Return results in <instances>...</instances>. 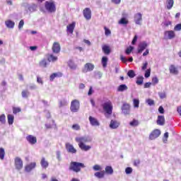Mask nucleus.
Masks as SVG:
<instances>
[{
  "label": "nucleus",
  "instance_id": "1",
  "mask_svg": "<svg viewBox=\"0 0 181 181\" xmlns=\"http://www.w3.org/2000/svg\"><path fill=\"white\" fill-rule=\"evenodd\" d=\"M75 141L78 143V146L82 151H90L91 146H86V142H88V139L87 137H76Z\"/></svg>",
  "mask_w": 181,
  "mask_h": 181
},
{
  "label": "nucleus",
  "instance_id": "2",
  "mask_svg": "<svg viewBox=\"0 0 181 181\" xmlns=\"http://www.w3.org/2000/svg\"><path fill=\"white\" fill-rule=\"evenodd\" d=\"M83 168H86L84 163H77V162H71L69 166V170H73V172H76L78 173Z\"/></svg>",
  "mask_w": 181,
  "mask_h": 181
},
{
  "label": "nucleus",
  "instance_id": "3",
  "mask_svg": "<svg viewBox=\"0 0 181 181\" xmlns=\"http://www.w3.org/2000/svg\"><path fill=\"white\" fill-rule=\"evenodd\" d=\"M45 7L51 13L56 12V4H54V1H45Z\"/></svg>",
  "mask_w": 181,
  "mask_h": 181
},
{
  "label": "nucleus",
  "instance_id": "4",
  "mask_svg": "<svg viewBox=\"0 0 181 181\" xmlns=\"http://www.w3.org/2000/svg\"><path fill=\"white\" fill-rule=\"evenodd\" d=\"M102 107L108 115H111V114H112V103L110 100L105 102Z\"/></svg>",
  "mask_w": 181,
  "mask_h": 181
},
{
  "label": "nucleus",
  "instance_id": "5",
  "mask_svg": "<svg viewBox=\"0 0 181 181\" xmlns=\"http://www.w3.org/2000/svg\"><path fill=\"white\" fill-rule=\"evenodd\" d=\"M70 110L71 112H77L80 110V102L78 100H72Z\"/></svg>",
  "mask_w": 181,
  "mask_h": 181
},
{
  "label": "nucleus",
  "instance_id": "6",
  "mask_svg": "<svg viewBox=\"0 0 181 181\" xmlns=\"http://www.w3.org/2000/svg\"><path fill=\"white\" fill-rule=\"evenodd\" d=\"M160 136V130L156 129H154L149 135V139L151 141H153V139H156L158 136Z\"/></svg>",
  "mask_w": 181,
  "mask_h": 181
},
{
  "label": "nucleus",
  "instance_id": "7",
  "mask_svg": "<svg viewBox=\"0 0 181 181\" xmlns=\"http://www.w3.org/2000/svg\"><path fill=\"white\" fill-rule=\"evenodd\" d=\"M52 50L53 53H55L56 54H59V53H60V50H62V47H60V43L57 42H54L52 45Z\"/></svg>",
  "mask_w": 181,
  "mask_h": 181
},
{
  "label": "nucleus",
  "instance_id": "8",
  "mask_svg": "<svg viewBox=\"0 0 181 181\" xmlns=\"http://www.w3.org/2000/svg\"><path fill=\"white\" fill-rule=\"evenodd\" d=\"M15 166L16 169H18V170H21L22 168H23V161H22V159L19 157H16L15 158Z\"/></svg>",
  "mask_w": 181,
  "mask_h": 181
},
{
  "label": "nucleus",
  "instance_id": "9",
  "mask_svg": "<svg viewBox=\"0 0 181 181\" xmlns=\"http://www.w3.org/2000/svg\"><path fill=\"white\" fill-rule=\"evenodd\" d=\"M83 15L86 21L91 19V9L90 8H86L83 11Z\"/></svg>",
  "mask_w": 181,
  "mask_h": 181
},
{
  "label": "nucleus",
  "instance_id": "10",
  "mask_svg": "<svg viewBox=\"0 0 181 181\" xmlns=\"http://www.w3.org/2000/svg\"><path fill=\"white\" fill-rule=\"evenodd\" d=\"M76 28V22H72L66 26V32L69 35H73L74 29Z\"/></svg>",
  "mask_w": 181,
  "mask_h": 181
},
{
  "label": "nucleus",
  "instance_id": "11",
  "mask_svg": "<svg viewBox=\"0 0 181 181\" xmlns=\"http://www.w3.org/2000/svg\"><path fill=\"white\" fill-rule=\"evenodd\" d=\"M164 35H165V37H166V39H169L170 40L172 39H175L176 34L173 30H168V31H165Z\"/></svg>",
  "mask_w": 181,
  "mask_h": 181
},
{
  "label": "nucleus",
  "instance_id": "12",
  "mask_svg": "<svg viewBox=\"0 0 181 181\" xmlns=\"http://www.w3.org/2000/svg\"><path fill=\"white\" fill-rule=\"evenodd\" d=\"M65 148H66L67 152H69V153H77V150L76 148H74V146H73V145H71L70 143H66L65 145Z\"/></svg>",
  "mask_w": 181,
  "mask_h": 181
},
{
  "label": "nucleus",
  "instance_id": "13",
  "mask_svg": "<svg viewBox=\"0 0 181 181\" xmlns=\"http://www.w3.org/2000/svg\"><path fill=\"white\" fill-rule=\"evenodd\" d=\"M130 109H131V106L128 103L123 104L122 107V111L123 114H125L126 115H129Z\"/></svg>",
  "mask_w": 181,
  "mask_h": 181
},
{
  "label": "nucleus",
  "instance_id": "14",
  "mask_svg": "<svg viewBox=\"0 0 181 181\" xmlns=\"http://www.w3.org/2000/svg\"><path fill=\"white\" fill-rule=\"evenodd\" d=\"M26 139L31 145H35L37 142V139L33 135H28L26 136Z\"/></svg>",
  "mask_w": 181,
  "mask_h": 181
},
{
  "label": "nucleus",
  "instance_id": "15",
  "mask_svg": "<svg viewBox=\"0 0 181 181\" xmlns=\"http://www.w3.org/2000/svg\"><path fill=\"white\" fill-rule=\"evenodd\" d=\"M89 122L90 125H92V127H100V122H98V120L95 117L90 116Z\"/></svg>",
  "mask_w": 181,
  "mask_h": 181
},
{
  "label": "nucleus",
  "instance_id": "16",
  "mask_svg": "<svg viewBox=\"0 0 181 181\" xmlns=\"http://www.w3.org/2000/svg\"><path fill=\"white\" fill-rule=\"evenodd\" d=\"M148 47L146 42H142L139 44L138 53H142Z\"/></svg>",
  "mask_w": 181,
  "mask_h": 181
},
{
  "label": "nucleus",
  "instance_id": "17",
  "mask_svg": "<svg viewBox=\"0 0 181 181\" xmlns=\"http://www.w3.org/2000/svg\"><path fill=\"white\" fill-rule=\"evenodd\" d=\"M169 71L170 74L177 75L179 74V70H177V67L176 66L171 64L169 67Z\"/></svg>",
  "mask_w": 181,
  "mask_h": 181
},
{
  "label": "nucleus",
  "instance_id": "18",
  "mask_svg": "<svg viewBox=\"0 0 181 181\" xmlns=\"http://www.w3.org/2000/svg\"><path fill=\"white\" fill-rule=\"evenodd\" d=\"M119 125H120L119 122L117 120H111L110 124V128H111L112 129H117V128H118Z\"/></svg>",
  "mask_w": 181,
  "mask_h": 181
},
{
  "label": "nucleus",
  "instance_id": "19",
  "mask_svg": "<svg viewBox=\"0 0 181 181\" xmlns=\"http://www.w3.org/2000/svg\"><path fill=\"white\" fill-rule=\"evenodd\" d=\"M62 76H63V74L62 72L53 73L49 76V81H53L54 80V78H60Z\"/></svg>",
  "mask_w": 181,
  "mask_h": 181
},
{
  "label": "nucleus",
  "instance_id": "20",
  "mask_svg": "<svg viewBox=\"0 0 181 181\" xmlns=\"http://www.w3.org/2000/svg\"><path fill=\"white\" fill-rule=\"evenodd\" d=\"M134 21L136 25H141V21H142V14L141 13H136L134 15Z\"/></svg>",
  "mask_w": 181,
  "mask_h": 181
},
{
  "label": "nucleus",
  "instance_id": "21",
  "mask_svg": "<svg viewBox=\"0 0 181 181\" xmlns=\"http://www.w3.org/2000/svg\"><path fill=\"white\" fill-rule=\"evenodd\" d=\"M47 59L48 62H52V63H54V62H57L58 58L57 57L54 56L53 54H47Z\"/></svg>",
  "mask_w": 181,
  "mask_h": 181
},
{
  "label": "nucleus",
  "instance_id": "22",
  "mask_svg": "<svg viewBox=\"0 0 181 181\" xmlns=\"http://www.w3.org/2000/svg\"><path fill=\"white\" fill-rule=\"evenodd\" d=\"M156 123L158 125H160V126L165 125V116L158 115Z\"/></svg>",
  "mask_w": 181,
  "mask_h": 181
},
{
  "label": "nucleus",
  "instance_id": "23",
  "mask_svg": "<svg viewBox=\"0 0 181 181\" xmlns=\"http://www.w3.org/2000/svg\"><path fill=\"white\" fill-rule=\"evenodd\" d=\"M5 25L8 29H13V28H15V22L11 20L6 21Z\"/></svg>",
  "mask_w": 181,
  "mask_h": 181
},
{
  "label": "nucleus",
  "instance_id": "24",
  "mask_svg": "<svg viewBox=\"0 0 181 181\" xmlns=\"http://www.w3.org/2000/svg\"><path fill=\"white\" fill-rule=\"evenodd\" d=\"M35 168H36V163L34 162L27 165L25 167V169L26 172H30L31 170H33V169H35Z\"/></svg>",
  "mask_w": 181,
  "mask_h": 181
},
{
  "label": "nucleus",
  "instance_id": "25",
  "mask_svg": "<svg viewBox=\"0 0 181 181\" xmlns=\"http://www.w3.org/2000/svg\"><path fill=\"white\" fill-rule=\"evenodd\" d=\"M94 64H91V63H86L84 65V69L86 70V71H93V70H94Z\"/></svg>",
  "mask_w": 181,
  "mask_h": 181
},
{
  "label": "nucleus",
  "instance_id": "26",
  "mask_svg": "<svg viewBox=\"0 0 181 181\" xmlns=\"http://www.w3.org/2000/svg\"><path fill=\"white\" fill-rule=\"evenodd\" d=\"M102 50H103V53H105L107 55H108L111 53V48L110 47V46H108L107 45H103Z\"/></svg>",
  "mask_w": 181,
  "mask_h": 181
},
{
  "label": "nucleus",
  "instance_id": "27",
  "mask_svg": "<svg viewBox=\"0 0 181 181\" xmlns=\"http://www.w3.org/2000/svg\"><path fill=\"white\" fill-rule=\"evenodd\" d=\"M40 165L42 168H43V169H46L49 167V163L47 162V160H46V158H45V157L42 158Z\"/></svg>",
  "mask_w": 181,
  "mask_h": 181
},
{
  "label": "nucleus",
  "instance_id": "28",
  "mask_svg": "<svg viewBox=\"0 0 181 181\" xmlns=\"http://www.w3.org/2000/svg\"><path fill=\"white\" fill-rule=\"evenodd\" d=\"M105 170L107 175H112V173H114V169H112V167L110 165L106 166Z\"/></svg>",
  "mask_w": 181,
  "mask_h": 181
},
{
  "label": "nucleus",
  "instance_id": "29",
  "mask_svg": "<svg viewBox=\"0 0 181 181\" xmlns=\"http://www.w3.org/2000/svg\"><path fill=\"white\" fill-rule=\"evenodd\" d=\"M39 66L40 67H43L44 69H46V67H47V60H46V59H42L39 62Z\"/></svg>",
  "mask_w": 181,
  "mask_h": 181
},
{
  "label": "nucleus",
  "instance_id": "30",
  "mask_svg": "<svg viewBox=\"0 0 181 181\" xmlns=\"http://www.w3.org/2000/svg\"><path fill=\"white\" fill-rule=\"evenodd\" d=\"M105 175V171H100V172H96L95 173V176L98 177V179H103Z\"/></svg>",
  "mask_w": 181,
  "mask_h": 181
},
{
  "label": "nucleus",
  "instance_id": "31",
  "mask_svg": "<svg viewBox=\"0 0 181 181\" xmlns=\"http://www.w3.org/2000/svg\"><path fill=\"white\" fill-rule=\"evenodd\" d=\"M126 90H128V86L125 84L119 85L117 88V91L119 92L126 91Z\"/></svg>",
  "mask_w": 181,
  "mask_h": 181
},
{
  "label": "nucleus",
  "instance_id": "32",
  "mask_svg": "<svg viewBox=\"0 0 181 181\" xmlns=\"http://www.w3.org/2000/svg\"><path fill=\"white\" fill-rule=\"evenodd\" d=\"M167 9L170 10L172 8H173V4H175V1L173 0H167Z\"/></svg>",
  "mask_w": 181,
  "mask_h": 181
},
{
  "label": "nucleus",
  "instance_id": "33",
  "mask_svg": "<svg viewBox=\"0 0 181 181\" xmlns=\"http://www.w3.org/2000/svg\"><path fill=\"white\" fill-rule=\"evenodd\" d=\"M7 119L9 125H12V124H13V119H15V117H13L12 115H8Z\"/></svg>",
  "mask_w": 181,
  "mask_h": 181
},
{
  "label": "nucleus",
  "instance_id": "34",
  "mask_svg": "<svg viewBox=\"0 0 181 181\" xmlns=\"http://www.w3.org/2000/svg\"><path fill=\"white\" fill-rule=\"evenodd\" d=\"M136 83L137 86H142L144 84V76L137 77Z\"/></svg>",
  "mask_w": 181,
  "mask_h": 181
},
{
  "label": "nucleus",
  "instance_id": "35",
  "mask_svg": "<svg viewBox=\"0 0 181 181\" xmlns=\"http://www.w3.org/2000/svg\"><path fill=\"white\" fill-rule=\"evenodd\" d=\"M101 63L103 67H107V63H108V58L107 57H103Z\"/></svg>",
  "mask_w": 181,
  "mask_h": 181
},
{
  "label": "nucleus",
  "instance_id": "36",
  "mask_svg": "<svg viewBox=\"0 0 181 181\" xmlns=\"http://www.w3.org/2000/svg\"><path fill=\"white\" fill-rule=\"evenodd\" d=\"M129 21L125 18H122L120 21H119V25H128Z\"/></svg>",
  "mask_w": 181,
  "mask_h": 181
},
{
  "label": "nucleus",
  "instance_id": "37",
  "mask_svg": "<svg viewBox=\"0 0 181 181\" xmlns=\"http://www.w3.org/2000/svg\"><path fill=\"white\" fill-rule=\"evenodd\" d=\"M127 76L130 78H134L136 75L135 74V71L134 70H129L127 72Z\"/></svg>",
  "mask_w": 181,
  "mask_h": 181
},
{
  "label": "nucleus",
  "instance_id": "38",
  "mask_svg": "<svg viewBox=\"0 0 181 181\" xmlns=\"http://www.w3.org/2000/svg\"><path fill=\"white\" fill-rule=\"evenodd\" d=\"M133 105L134 108H139V99H133Z\"/></svg>",
  "mask_w": 181,
  "mask_h": 181
},
{
  "label": "nucleus",
  "instance_id": "39",
  "mask_svg": "<svg viewBox=\"0 0 181 181\" xmlns=\"http://www.w3.org/2000/svg\"><path fill=\"white\" fill-rule=\"evenodd\" d=\"M68 66L72 70H76V69H77V66L74 64V62H73V61H69L68 63Z\"/></svg>",
  "mask_w": 181,
  "mask_h": 181
},
{
  "label": "nucleus",
  "instance_id": "40",
  "mask_svg": "<svg viewBox=\"0 0 181 181\" xmlns=\"http://www.w3.org/2000/svg\"><path fill=\"white\" fill-rule=\"evenodd\" d=\"M129 125H131V127H138L139 125V122L134 119L132 122H130Z\"/></svg>",
  "mask_w": 181,
  "mask_h": 181
},
{
  "label": "nucleus",
  "instance_id": "41",
  "mask_svg": "<svg viewBox=\"0 0 181 181\" xmlns=\"http://www.w3.org/2000/svg\"><path fill=\"white\" fill-rule=\"evenodd\" d=\"M5 158V149H4V148H0V159H1V160H4Z\"/></svg>",
  "mask_w": 181,
  "mask_h": 181
},
{
  "label": "nucleus",
  "instance_id": "42",
  "mask_svg": "<svg viewBox=\"0 0 181 181\" xmlns=\"http://www.w3.org/2000/svg\"><path fill=\"white\" fill-rule=\"evenodd\" d=\"M169 138V133L168 132H165L163 135V141L165 144H166V142H168V139Z\"/></svg>",
  "mask_w": 181,
  "mask_h": 181
},
{
  "label": "nucleus",
  "instance_id": "43",
  "mask_svg": "<svg viewBox=\"0 0 181 181\" xmlns=\"http://www.w3.org/2000/svg\"><path fill=\"white\" fill-rule=\"evenodd\" d=\"M134 50V47H129L128 48L126 49L125 53L126 54H131V52Z\"/></svg>",
  "mask_w": 181,
  "mask_h": 181
},
{
  "label": "nucleus",
  "instance_id": "44",
  "mask_svg": "<svg viewBox=\"0 0 181 181\" xmlns=\"http://www.w3.org/2000/svg\"><path fill=\"white\" fill-rule=\"evenodd\" d=\"M21 95L23 98H28V95H29V92L28 90H23L21 93Z\"/></svg>",
  "mask_w": 181,
  "mask_h": 181
},
{
  "label": "nucleus",
  "instance_id": "45",
  "mask_svg": "<svg viewBox=\"0 0 181 181\" xmlns=\"http://www.w3.org/2000/svg\"><path fill=\"white\" fill-rule=\"evenodd\" d=\"M67 105V101L65 100L59 101V107L62 108V107H66Z\"/></svg>",
  "mask_w": 181,
  "mask_h": 181
},
{
  "label": "nucleus",
  "instance_id": "46",
  "mask_svg": "<svg viewBox=\"0 0 181 181\" xmlns=\"http://www.w3.org/2000/svg\"><path fill=\"white\" fill-rule=\"evenodd\" d=\"M6 122V120L5 115L2 114L0 116V122H1V124H5Z\"/></svg>",
  "mask_w": 181,
  "mask_h": 181
},
{
  "label": "nucleus",
  "instance_id": "47",
  "mask_svg": "<svg viewBox=\"0 0 181 181\" xmlns=\"http://www.w3.org/2000/svg\"><path fill=\"white\" fill-rule=\"evenodd\" d=\"M72 129L74 131H80V125L78 124H74L72 125Z\"/></svg>",
  "mask_w": 181,
  "mask_h": 181
},
{
  "label": "nucleus",
  "instance_id": "48",
  "mask_svg": "<svg viewBox=\"0 0 181 181\" xmlns=\"http://www.w3.org/2000/svg\"><path fill=\"white\" fill-rule=\"evenodd\" d=\"M144 77H146V78H148V77H151V69H148L146 71L145 74H144Z\"/></svg>",
  "mask_w": 181,
  "mask_h": 181
},
{
  "label": "nucleus",
  "instance_id": "49",
  "mask_svg": "<svg viewBox=\"0 0 181 181\" xmlns=\"http://www.w3.org/2000/svg\"><path fill=\"white\" fill-rule=\"evenodd\" d=\"M104 29H105V35L106 36H110V35H111V30L108 29L107 27H104Z\"/></svg>",
  "mask_w": 181,
  "mask_h": 181
},
{
  "label": "nucleus",
  "instance_id": "50",
  "mask_svg": "<svg viewBox=\"0 0 181 181\" xmlns=\"http://www.w3.org/2000/svg\"><path fill=\"white\" fill-rule=\"evenodd\" d=\"M21 107H13V113L18 114V112H21Z\"/></svg>",
  "mask_w": 181,
  "mask_h": 181
},
{
  "label": "nucleus",
  "instance_id": "51",
  "mask_svg": "<svg viewBox=\"0 0 181 181\" xmlns=\"http://www.w3.org/2000/svg\"><path fill=\"white\" fill-rule=\"evenodd\" d=\"M158 83H159V79H158L157 77H153L152 78V84L155 86V84H158Z\"/></svg>",
  "mask_w": 181,
  "mask_h": 181
},
{
  "label": "nucleus",
  "instance_id": "52",
  "mask_svg": "<svg viewBox=\"0 0 181 181\" xmlns=\"http://www.w3.org/2000/svg\"><path fill=\"white\" fill-rule=\"evenodd\" d=\"M174 30L180 31L181 30V23L177 24L174 28Z\"/></svg>",
  "mask_w": 181,
  "mask_h": 181
},
{
  "label": "nucleus",
  "instance_id": "53",
  "mask_svg": "<svg viewBox=\"0 0 181 181\" xmlns=\"http://www.w3.org/2000/svg\"><path fill=\"white\" fill-rule=\"evenodd\" d=\"M146 103L148 104V105H155V101H153L152 99H148Z\"/></svg>",
  "mask_w": 181,
  "mask_h": 181
},
{
  "label": "nucleus",
  "instance_id": "54",
  "mask_svg": "<svg viewBox=\"0 0 181 181\" xmlns=\"http://www.w3.org/2000/svg\"><path fill=\"white\" fill-rule=\"evenodd\" d=\"M125 172H126L127 175H129V174L132 173V168L130 167H127L125 170Z\"/></svg>",
  "mask_w": 181,
  "mask_h": 181
},
{
  "label": "nucleus",
  "instance_id": "55",
  "mask_svg": "<svg viewBox=\"0 0 181 181\" xmlns=\"http://www.w3.org/2000/svg\"><path fill=\"white\" fill-rule=\"evenodd\" d=\"M23 25H25L23 20L20 21L18 24V29H22L23 28Z\"/></svg>",
  "mask_w": 181,
  "mask_h": 181
},
{
  "label": "nucleus",
  "instance_id": "56",
  "mask_svg": "<svg viewBox=\"0 0 181 181\" xmlns=\"http://www.w3.org/2000/svg\"><path fill=\"white\" fill-rule=\"evenodd\" d=\"M158 95H159L160 98L163 100V98H165L166 97V93L165 92H163V93H158Z\"/></svg>",
  "mask_w": 181,
  "mask_h": 181
},
{
  "label": "nucleus",
  "instance_id": "57",
  "mask_svg": "<svg viewBox=\"0 0 181 181\" xmlns=\"http://www.w3.org/2000/svg\"><path fill=\"white\" fill-rule=\"evenodd\" d=\"M101 169H103L102 168H101V166H100V165H95L94 166H93V170H101Z\"/></svg>",
  "mask_w": 181,
  "mask_h": 181
},
{
  "label": "nucleus",
  "instance_id": "58",
  "mask_svg": "<svg viewBox=\"0 0 181 181\" xmlns=\"http://www.w3.org/2000/svg\"><path fill=\"white\" fill-rule=\"evenodd\" d=\"M138 40V35H135L132 41V45H135Z\"/></svg>",
  "mask_w": 181,
  "mask_h": 181
},
{
  "label": "nucleus",
  "instance_id": "59",
  "mask_svg": "<svg viewBox=\"0 0 181 181\" xmlns=\"http://www.w3.org/2000/svg\"><path fill=\"white\" fill-rule=\"evenodd\" d=\"M120 60H122V63H127L128 62V59L122 55L120 56Z\"/></svg>",
  "mask_w": 181,
  "mask_h": 181
},
{
  "label": "nucleus",
  "instance_id": "60",
  "mask_svg": "<svg viewBox=\"0 0 181 181\" xmlns=\"http://www.w3.org/2000/svg\"><path fill=\"white\" fill-rule=\"evenodd\" d=\"M57 158L58 160H62V153L60 151H57Z\"/></svg>",
  "mask_w": 181,
  "mask_h": 181
},
{
  "label": "nucleus",
  "instance_id": "61",
  "mask_svg": "<svg viewBox=\"0 0 181 181\" xmlns=\"http://www.w3.org/2000/svg\"><path fill=\"white\" fill-rule=\"evenodd\" d=\"M94 93V90H93V86H90L89 90L88 92V95H91Z\"/></svg>",
  "mask_w": 181,
  "mask_h": 181
},
{
  "label": "nucleus",
  "instance_id": "62",
  "mask_svg": "<svg viewBox=\"0 0 181 181\" xmlns=\"http://www.w3.org/2000/svg\"><path fill=\"white\" fill-rule=\"evenodd\" d=\"M158 112L160 114H164L165 113V110L163 109V107L160 106L158 108Z\"/></svg>",
  "mask_w": 181,
  "mask_h": 181
},
{
  "label": "nucleus",
  "instance_id": "63",
  "mask_svg": "<svg viewBox=\"0 0 181 181\" xmlns=\"http://www.w3.org/2000/svg\"><path fill=\"white\" fill-rule=\"evenodd\" d=\"M141 163V160H135L134 161V166H138Z\"/></svg>",
  "mask_w": 181,
  "mask_h": 181
},
{
  "label": "nucleus",
  "instance_id": "64",
  "mask_svg": "<svg viewBox=\"0 0 181 181\" xmlns=\"http://www.w3.org/2000/svg\"><path fill=\"white\" fill-rule=\"evenodd\" d=\"M37 82L39 83V84H43V80L39 76L37 78Z\"/></svg>",
  "mask_w": 181,
  "mask_h": 181
}]
</instances>
